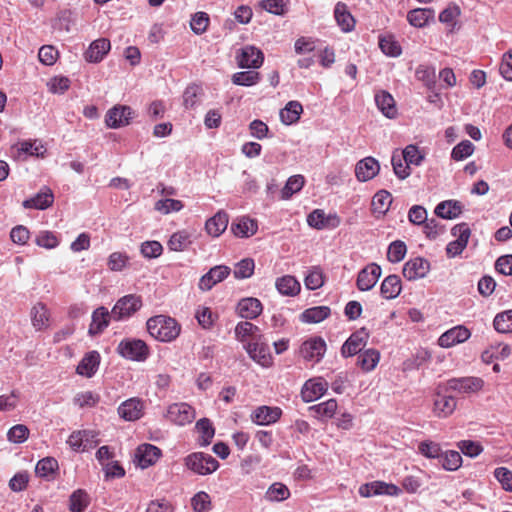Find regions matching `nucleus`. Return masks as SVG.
Here are the masks:
<instances>
[{
    "instance_id": "nucleus-1",
    "label": "nucleus",
    "mask_w": 512,
    "mask_h": 512,
    "mask_svg": "<svg viewBox=\"0 0 512 512\" xmlns=\"http://www.w3.org/2000/svg\"><path fill=\"white\" fill-rule=\"evenodd\" d=\"M148 333L160 342H172L181 332V325L176 319L167 315H156L147 320Z\"/></svg>"
},
{
    "instance_id": "nucleus-2",
    "label": "nucleus",
    "mask_w": 512,
    "mask_h": 512,
    "mask_svg": "<svg viewBox=\"0 0 512 512\" xmlns=\"http://www.w3.org/2000/svg\"><path fill=\"white\" fill-rule=\"evenodd\" d=\"M117 352L125 359L142 362L149 356L147 344L140 339H123L117 346Z\"/></svg>"
},
{
    "instance_id": "nucleus-3",
    "label": "nucleus",
    "mask_w": 512,
    "mask_h": 512,
    "mask_svg": "<svg viewBox=\"0 0 512 512\" xmlns=\"http://www.w3.org/2000/svg\"><path fill=\"white\" fill-rule=\"evenodd\" d=\"M188 469L199 475H208L216 471L219 462L210 454L195 452L185 458Z\"/></svg>"
},
{
    "instance_id": "nucleus-4",
    "label": "nucleus",
    "mask_w": 512,
    "mask_h": 512,
    "mask_svg": "<svg viewBox=\"0 0 512 512\" xmlns=\"http://www.w3.org/2000/svg\"><path fill=\"white\" fill-rule=\"evenodd\" d=\"M142 307L141 297L129 294L121 297L112 308V318L121 321L131 317Z\"/></svg>"
},
{
    "instance_id": "nucleus-5",
    "label": "nucleus",
    "mask_w": 512,
    "mask_h": 512,
    "mask_svg": "<svg viewBox=\"0 0 512 512\" xmlns=\"http://www.w3.org/2000/svg\"><path fill=\"white\" fill-rule=\"evenodd\" d=\"M134 117V111L126 105H116L109 109L105 116L107 127L117 129L130 124Z\"/></svg>"
},
{
    "instance_id": "nucleus-6",
    "label": "nucleus",
    "mask_w": 512,
    "mask_h": 512,
    "mask_svg": "<svg viewBox=\"0 0 512 512\" xmlns=\"http://www.w3.org/2000/svg\"><path fill=\"white\" fill-rule=\"evenodd\" d=\"M451 233L456 240L448 243L446 253L449 257H455L467 246L471 231L467 223H460L451 229Z\"/></svg>"
},
{
    "instance_id": "nucleus-7",
    "label": "nucleus",
    "mask_w": 512,
    "mask_h": 512,
    "mask_svg": "<svg viewBox=\"0 0 512 512\" xmlns=\"http://www.w3.org/2000/svg\"><path fill=\"white\" fill-rule=\"evenodd\" d=\"M165 417L172 423L184 426L195 418V410L187 403H173L167 408Z\"/></svg>"
},
{
    "instance_id": "nucleus-8",
    "label": "nucleus",
    "mask_w": 512,
    "mask_h": 512,
    "mask_svg": "<svg viewBox=\"0 0 512 512\" xmlns=\"http://www.w3.org/2000/svg\"><path fill=\"white\" fill-rule=\"evenodd\" d=\"M369 338V332L366 328H361L352 333L341 347V355L344 358L359 354L365 347Z\"/></svg>"
},
{
    "instance_id": "nucleus-9",
    "label": "nucleus",
    "mask_w": 512,
    "mask_h": 512,
    "mask_svg": "<svg viewBox=\"0 0 512 512\" xmlns=\"http://www.w3.org/2000/svg\"><path fill=\"white\" fill-rule=\"evenodd\" d=\"M362 497H372L377 495L397 496L400 493L398 486L383 481H372L362 484L358 490Z\"/></svg>"
},
{
    "instance_id": "nucleus-10",
    "label": "nucleus",
    "mask_w": 512,
    "mask_h": 512,
    "mask_svg": "<svg viewBox=\"0 0 512 512\" xmlns=\"http://www.w3.org/2000/svg\"><path fill=\"white\" fill-rule=\"evenodd\" d=\"M381 267L376 263H370L358 273L356 286L360 291L371 290L381 277Z\"/></svg>"
},
{
    "instance_id": "nucleus-11",
    "label": "nucleus",
    "mask_w": 512,
    "mask_h": 512,
    "mask_svg": "<svg viewBox=\"0 0 512 512\" xmlns=\"http://www.w3.org/2000/svg\"><path fill=\"white\" fill-rule=\"evenodd\" d=\"M230 273V267L226 265H216L200 278L198 287L202 291H209L216 284L225 280Z\"/></svg>"
},
{
    "instance_id": "nucleus-12",
    "label": "nucleus",
    "mask_w": 512,
    "mask_h": 512,
    "mask_svg": "<svg viewBox=\"0 0 512 512\" xmlns=\"http://www.w3.org/2000/svg\"><path fill=\"white\" fill-rule=\"evenodd\" d=\"M326 351V343L321 337H313L305 342L300 347V354L305 360L312 362H319Z\"/></svg>"
},
{
    "instance_id": "nucleus-13",
    "label": "nucleus",
    "mask_w": 512,
    "mask_h": 512,
    "mask_svg": "<svg viewBox=\"0 0 512 512\" xmlns=\"http://www.w3.org/2000/svg\"><path fill=\"white\" fill-rule=\"evenodd\" d=\"M430 271V263L422 257H415L408 260L403 266V276L409 280L424 278Z\"/></svg>"
},
{
    "instance_id": "nucleus-14",
    "label": "nucleus",
    "mask_w": 512,
    "mask_h": 512,
    "mask_svg": "<svg viewBox=\"0 0 512 512\" xmlns=\"http://www.w3.org/2000/svg\"><path fill=\"white\" fill-rule=\"evenodd\" d=\"M237 63L241 68H259L264 60L263 53L254 46L243 47L237 55Z\"/></svg>"
},
{
    "instance_id": "nucleus-15",
    "label": "nucleus",
    "mask_w": 512,
    "mask_h": 512,
    "mask_svg": "<svg viewBox=\"0 0 512 512\" xmlns=\"http://www.w3.org/2000/svg\"><path fill=\"white\" fill-rule=\"evenodd\" d=\"M111 319H113L112 310L109 312L104 306L96 308L91 316L88 334L92 337L102 334L108 327Z\"/></svg>"
},
{
    "instance_id": "nucleus-16",
    "label": "nucleus",
    "mask_w": 512,
    "mask_h": 512,
    "mask_svg": "<svg viewBox=\"0 0 512 512\" xmlns=\"http://www.w3.org/2000/svg\"><path fill=\"white\" fill-rule=\"evenodd\" d=\"M111 49L110 40L99 38L94 40L84 52V59L89 63L101 62Z\"/></svg>"
},
{
    "instance_id": "nucleus-17",
    "label": "nucleus",
    "mask_w": 512,
    "mask_h": 512,
    "mask_svg": "<svg viewBox=\"0 0 512 512\" xmlns=\"http://www.w3.org/2000/svg\"><path fill=\"white\" fill-rule=\"evenodd\" d=\"M380 171L379 162L369 156L358 161L355 167L356 178L361 182H366L373 179Z\"/></svg>"
},
{
    "instance_id": "nucleus-18",
    "label": "nucleus",
    "mask_w": 512,
    "mask_h": 512,
    "mask_svg": "<svg viewBox=\"0 0 512 512\" xmlns=\"http://www.w3.org/2000/svg\"><path fill=\"white\" fill-rule=\"evenodd\" d=\"M144 403L139 398H130L118 407L119 416L126 421H136L143 416Z\"/></svg>"
},
{
    "instance_id": "nucleus-19",
    "label": "nucleus",
    "mask_w": 512,
    "mask_h": 512,
    "mask_svg": "<svg viewBox=\"0 0 512 512\" xmlns=\"http://www.w3.org/2000/svg\"><path fill=\"white\" fill-rule=\"evenodd\" d=\"M470 337V331L464 326H455L444 332L438 339L439 346L450 348L465 342Z\"/></svg>"
},
{
    "instance_id": "nucleus-20",
    "label": "nucleus",
    "mask_w": 512,
    "mask_h": 512,
    "mask_svg": "<svg viewBox=\"0 0 512 512\" xmlns=\"http://www.w3.org/2000/svg\"><path fill=\"white\" fill-rule=\"evenodd\" d=\"M161 450L152 444H142L138 446L135 452V459L138 466L141 468H147L153 465L160 457Z\"/></svg>"
},
{
    "instance_id": "nucleus-21",
    "label": "nucleus",
    "mask_w": 512,
    "mask_h": 512,
    "mask_svg": "<svg viewBox=\"0 0 512 512\" xmlns=\"http://www.w3.org/2000/svg\"><path fill=\"white\" fill-rule=\"evenodd\" d=\"M327 386V382L321 378L306 381L301 390L303 401L309 403L319 399L326 392Z\"/></svg>"
},
{
    "instance_id": "nucleus-22",
    "label": "nucleus",
    "mask_w": 512,
    "mask_h": 512,
    "mask_svg": "<svg viewBox=\"0 0 512 512\" xmlns=\"http://www.w3.org/2000/svg\"><path fill=\"white\" fill-rule=\"evenodd\" d=\"M282 415L279 407L260 406L254 410L251 419L258 425H270L277 422Z\"/></svg>"
},
{
    "instance_id": "nucleus-23",
    "label": "nucleus",
    "mask_w": 512,
    "mask_h": 512,
    "mask_svg": "<svg viewBox=\"0 0 512 512\" xmlns=\"http://www.w3.org/2000/svg\"><path fill=\"white\" fill-rule=\"evenodd\" d=\"M262 310V303L254 297L243 298L237 305L238 314L244 319H255L262 313Z\"/></svg>"
},
{
    "instance_id": "nucleus-24",
    "label": "nucleus",
    "mask_w": 512,
    "mask_h": 512,
    "mask_svg": "<svg viewBox=\"0 0 512 512\" xmlns=\"http://www.w3.org/2000/svg\"><path fill=\"white\" fill-rule=\"evenodd\" d=\"M456 405L454 397L437 393L434 398L433 413L439 418H446L454 412Z\"/></svg>"
},
{
    "instance_id": "nucleus-25",
    "label": "nucleus",
    "mask_w": 512,
    "mask_h": 512,
    "mask_svg": "<svg viewBox=\"0 0 512 512\" xmlns=\"http://www.w3.org/2000/svg\"><path fill=\"white\" fill-rule=\"evenodd\" d=\"M260 338L256 341H252L248 343L246 346L247 353L249 356L259 363L260 365L267 367L271 363V355L269 352V347L259 341Z\"/></svg>"
},
{
    "instance_id": "nucleus-26",
    "label": "nucleus",
    "mask_w": 512,
    "mask_h": 512,
    "mask_svg": "<svg viewBox=\"0 0 512 512\" xmlns=\"http://www.w3.org/2000/svg\"><path fill=\"white\" fill-rule=\"evenodd\" d=\"M447 387L459 393L469 394L480 389V381L476 377L452 378L447 381Z\"/></svg>"
},
{
    "instance_id": "nucleus-27",
    "label": "nucleus",
    "mask_w": 512,
    "mask_h": 512,
    "mask_svg": "<svg viewBox=\"0 0 512 512\" xmlns=\"http://www.w3.org/2000/svg\"><path fill=\"white\" fill-rule=\"evenodd\" d=\"M258 229L257 222L249 217H240L231 224L232 233L239 238H248L253 236Z\"/></svg>"
},
{
    "instance_id": "nucleus-28",
    "label": "nucleus",
    "mask_w": 512,
    "mask_h": 512,
    "mask_svg": "<svg viewBox=\"0 0 512 512\" xmlns=\"http://www.w3.org/2000/svg\"><path fill=\"white\" fill-rule=\"evenodd\" d=\"M229 216L225 211H218L205 223L207 233L212 237H219L227 228Z\"/></svg>"
},
{
    "instance_id": "nucleus-29",
    "label": "nucleus",
    "mask_w": 512,
    "mask_h": 512,
    "mask_svg": "<svg viewBox=\"0 0 512 512\" xmlns=\"http://www.w3.org/2000/svg\"><path fill=\"white\" fill-rule=\"evenodd\" d=\"M334 17L342 31L350 32L354 29L355 20L352 14L349 12L348 7L345 3L338 2L335 5Z\"/></svg>"
},
{
    "instance_id": "nucleus-30",
    "label": "nucleus",
    "mask_w": 512,
    "mask_h": 512,
    "mask_svg": "<svg viewBox=\"0 0 512 512\" xmlns=\"http://www.w3.org/2000/svg\"><path fill=\"white\" fill-rule=\"evenodd\" d=\"M54 196L49 188L41 190L38 194L23 202V206L27 209L44 210L53 204Z\"/></svg>"
},
{
    "instance_id": "nucleus-31",
    "label": "nucleus",
    "mask_w": 512,
    "mask_h": 512,
    "mask_svg": "<svg viewBox=\"0 0 512 512\" xmlns=\"http://www.w3.org/2000/svg\"><path fill=\"white\" fill-rule=\"evenodd\" d=\"M100 355L97 351H92L84 356L77 366V373L82 376L92 377L98 369Z\"/></svg>"
},
{
    "instance_id": "nucleus-32",
    "label": "nucleus",
    "mask_w": 512,
    "mask_h": 512,
    "mask_svg": "<svg viewBox=\"0 0 512 512\" xmlns=\"http://www.w3.org/2000/svg\"><path fill=\"white\" fill-rule=\"evenodd\" d=\"M402 290L401 279L398 275H389L381 283L380 293L385 299L396 298Z\"/></svg>"
},
{
    "instance_id": "nucleus-33",
    "label": "nucleus",
    "mask_w": 512,
    "mask_h": 512,
    "mask_svg": "<svg viewBox=\"0 0 512 512\" xmlns=\"http://www.w3.org/2000/svg\"><path fill=\"white\" fill-rule=\"evenodd\" d=\"M434 212L440 218L454 219L462 213V204L456 200H445L435 207Z\"/></svg>"
},
{
    "instance_id": "nucleus-34",
    "label": "nucleus",
    "mask_w": 512,
    "mask_h": 512,
    "mask_svg": "<svg viewBox=\"0 0 512 512\" xmlns=\"http://www.w3.org/2000/svg\"><path fill=\"white\" fill-rule=\"evenodd\" d=\"M435 17V11L432 8H416L408 12V22L417 28L424 27L430 20Z\"/></svg>"
},
{
    "instance_id": "nucleus-35",
    "label": "nucleus",
    "mask_w": 512,
    "mask_h": 512,
    "mask_svg": "<svg viewBox=\"0 0 512 512\" xmlns=\"http://www.w3.org/2000/svg\"><path fill=\"white\" fill-rule=\"evenodd\" d=\"M375 102L378 109L387 118L392 119L396 116L397 109L395 106V100L391 94L386 91H380L375 95Z\"/></svg>"
},
{
    "instance_id": "nucleus-36",
    "label": "nucleus",
    "mask_w": 512,
    "mask_h": 512,
    "mask_svg": "<svg viewBox=\"0 0 512 512\" xmlns=\"http://www.w3.org/2000/svg\"><path fill=\"white\" fill-rule=\"evenodd\" d=\"M49 317V310L44 303L38 302L32 307L31 320L36 330L46 329L49 326Z\"/></svg>"
},
{
    "instance_id": "nucleus-37",
    "label": "nucleus",
    "mask_w": 512,
    "mask_h": 512,
    "mask_svg": "<svg viewBox=\"0 0 512 512\" xmlns=\"http://www.w3.org/2000/svg\"><path fill=\"white\" fill-rule=\"evenodd\" d=\"M380 361V352L374 348L367 349L358 354L357 365L364 371L374 370Z\"/></svg>"
},
{
    "instance_id": "nucleus-38",
    "label": "nucleus",
    "mask_w": 512,
    "mask_h": 512,
    "mask_svg": "<svg viewBox=\"0 0 512 512\" xmlns=\"http://www.w3.org/2000/svg\"><path fill=\"white\" fill-rule=\"evenodd\" d=\"M275 286L278 292L285 296H295L300 292V283L294 276L285 275L276 280Z\"/></svg>"
},
{
    "instance_id": "nucleus-39",
    "label": "nucleus",
    "mask_w": 512,
    "mask_h": 512,
    "mask_svg": "<svg viewBox=\"0 0 512 512\" xmlns=\"http://www.w3.org/2000/svg\"><path fill=\"white\" fill-rule=\"evenodd\" d=\"M331 314V309L328 306H315L304 310L300 319L304 323H319Z\"/></svg>"
},
{
    "instance_id": "nucleus-40",
    "label": "nucleus",
    "mask_w": 512,
    "mask_h": 512,
    "mask_svg": "<svg viewBox=\"0 0 512 512\" xmlns=\"http://www.w3.org/2000/svg\"><path fill=\"white\" fill-rule=\"evenodd\" d=\"M302 112L303 107L298 101H290L280 111L281 121L286 125L294 124L299 120Z\"/></svg>"
},
{
    "instance_id": "nucleus-41",
    "label": "nucleus",
    "mask_w": 512,
    "mask_h": 512,
    "mask_svg": "<svg viewBox=\"0 0 512 512\" xmlns=\"http://www.w3.org/2000/svg\"><path fill=\"white\" fill-rule=\"evenodd\" d=\"M57 470L58 462L53 457H46L39 460L35 467L36 475L47 480L53 479Z\"/></svg>"
},
{
    "instance_id": "nucleus-42",
    "label": "nucleus",
    "mask_w": 512,
    "mask_h": 512,
    "mask_svg": "<svg viewBox=\"0 0 512 512\" xmlns=\"http://www.w3.org/2000/svg\"><path fill=\"white\" fill-rule=\"evenodd\" d=\"M91 436L96 437L97 434L94 431L90 430H79L74 431L69 436L67 440V444L73 451H85L91 448V444L84 443L83 437Z\"/></svg>"
},
{
    "instance_id": "nucleus-43",
    "label": "nucleus",
    "mask_w": 512,
    "mask_h": 512,
    "mask_svg": "<svg viewBox=\"0 0 512 512\" xmlns=\"http://www.w3.org/2000/svg\"><path fill=\"white\" fill-rule=\"evenodd\" d=\"M90 503L88 493L83 489L75 490L69 498V510L71 512H84Z\"/></svg>"
},
{
    "instance_id": "nucleus-44",
    "label": "nucleus",
    "mask_w": 512,
    "mask_h": 512,
    "mask_svg": "<svg viewBox=\"0 0 512 512\" xmlns=\"http://www.w3.org/2000/svg\"><path fill=\"white\" fill-rule=\"evenodd\" d=\"M290 490L286 485L280 482H275L269 486L265 492V499L269 502H281L288 499Z\"/></svg>"
},
{
    "instance_id": "nucleus-45",
    "label": "nucleus",
    "mask_w": 512,
    "mask_h": 512,
    "mask_svg": "<svg viewBox=\"0 0 512 512\" xmlns=\"http://www.w3.org/2000/svg\"><path fill=\"white\" fill-rule=\"evenodd\" d=\"M439 463L443 469L447 471H455L461 466L462 457L461 454L455 450H446L442 452Z\"/></svg>"
},
{
    "instance_id": "nucleus-46",
    "label": "nucleus",
    "mask_w": 512,
    "mask_h": 512,
    "mask_svg": "<svg viewBox=\"0 0 512 512\" xmlns=\"http://www.w3.org/2000/svg\"><path fill=\"white\" fill-rule=\"evenodd\" d=\"M493 327L499 333H512V309L496 314Z\"/></svg>"
},
{
    "instance_id": "nucleus-47",
    "label": "nucleus",
    "mask_w": 512,
    "mask_h": 512,
    "mask_svg": "<svg viewBox=\"0 0 512 512\" xmlns=\"http://www.w3.org/2000/svg\"><path fill=\"white\" fill-rule=\"evenodd\" d=\"M305 180L302 175H294L288 178L281 191L282 199H289L293 194L299 192L304 186Z\"/></svg>"
},
{
    "instance_id": "nucleus-48",
    "label": "nucleus",
    "mask_w": 512,
    "mask_h": 512,
    "mask_svg": "<svg viewBox=\"0 0 512 512\" xmlns=\"http://www.w3.org/2000/svg\"><path fill=\"white\" fill-rule=\"evenodd\" d=\"M191 243L190 235L185 231H180L170 237L168 247L173 251L179 252L186 250Z\"/></svg>"
},
{
    "instance_id": "nucleus-49",
    "label": "nucleus",
    "mask_w": 512,
    "mask_h": 512,
    "mask_svg": "<svg viewBox=\"0 0 512 512\" xmlns=\"http://www.w3.org/2000/svg\"><path fill=\"white\" fill-rule=\"evenodd\" d=\"M337 407V401L335 399H329L328 401L311 406L310 410L314 411L320 418H331L334 416Z\"/></svg>"
},
{
    "instance_id": "nucleus-50",
    "label": "nucleus",
    "mask_w": 512,
    "mask_h": 512,
    "mask_svg": "<svg viewBox=\"0 0 512 512\" xmlns=\"http://www.w3.org/2000/svg\"><path fill=\"white\" fill-rule=\"evenodd\" d=\"M260 80V74L256 71L237 72L232 76V82L239 86H253Z\"/></svg>"
},
{
    "instance_id": "nucleus-51",
    "label": "nucleus",
    "mask_w": 512,
    "mask_h": 512,
    "mask_svg": "<svg viewBox=\"0 0 512 512\" xmlns=\"http://www.w3.org/2000/svg\"><path fill=\"white\" fill-rule=\"evenodd\" d=\"M258 331V326L252 324L251 322H239L235 327V336L241 342H244L248 336H252L253 341H256L258 340L256 338V333Z\"/></svg>"
},
{
    "instance_id": "nucleus-52",
    "label": "nucleus",
    "mask_w": 512,
    "mask_h": 512,
    "mask_svg": "<svg viewBox=\"0 0 512 512\" xmlns=\"http://www.w3.org/2000/svg\"><path fill=\"white\" fill-rule=\"evenodd\" d=\"M254 268V260L251 258H245L236 264L233 275L236 279H247L253 275Z\"/></svg>"
},
{
    "instance_id": "nucleus-53",
    "label": "nucleus",
    "mask_w": 512,
    "mask_h": 512,
    "mask_svg": "<svg viewBox=\"0 0 512 512\" xmlns=\"http://www.w3.org/2000/svg\"><path fill=\"white\" fill-rule=\"evenodd\" d=\"M305 286L309 290H316L324 284V274L319 266H314L310 269L308 275L305 277Z\"/></svg>"
},
{
    "instance_id": "nucleus-54",
    "label": "nucleus",
    "mask_w": 512,
    "mask_h": 512,
    "mask_svg": "<svg viewBox=\"0 0 512 512\" xmlns=\"http://www.w3.org/2000/svg\"><path fill=\"white\" fill-rule=\"evenodd\" d=\"M406 252V244L403 241L396 240L389 245L387 258L392 263H398L404 259Z\"/></svg>"
},
{
    "instance_id": "nucleus-55",
    "label": "nucleus",
    "mask_w": 512,
    "mask_h": 512,
    "mask_svg": "<svg viewBox=\"0 0 512 512\" xmlns=\"http://www.w3.org/2000/svg\"><path fill=\"white\" fill-rule=\"evenodd\" d=\"M400 155L404 159V162L409 165L419 166L424 160V155L419 151V148L413 144L406 146Z\"/></svg>"
},
{
    "instance_id": "nucleus-56",
    "label": "nucleus",
    "mask_w": 512,
    "mask_h": 512,
    "mask_svg": "<svg viewBox=\"0 0 512 512\" xmlns=\"http://www.w3.org/2000/svg\"><path fill=\"white\" fill-rule=\"evenodd\" d=\"M331 217H327L323 210L315 209L307 217L310 227L321 230L328 226Z\"/></svg>"
},
{
    "instance_id": "nucleus-57",
    "label": "nucleus",
    "mask_w": 512,
    "mask_h": 512,
    "mask_svg": "<svg viewBox=\"0 0 512 512\" xmlns=\"http://www.w3.org/2000/svg\"><path fill=\"white\" fill-rule=\"evenodd\" d=\"M379 47L387 56L397 57L401 54V46L391 36L381 37Z\"/></svg>"
},
{
    "instance_id": "nucleus-58",
    "label": "nucleus",
    "mask_w": 512,
    "mask_h": 512,
    "mask_svg": "<svg viewBox=\"0 0 512 512\" xmlns=\"http://www.w3.org/2000/svg\"><path fill=\"white\" fill-rule=\"evenodd\" d=\"M194 512H205L211 509V498L205 491L196 493L191 499Z\"/></svg>"
},
{
    "instance_id": "nucleus-59",
    "label": "nucleus",
    "mask_w": 512,
    "mask_h": 512,
    "mask_svg": "<svg viewBox=\"0 0 512 512\" xmlns=\"http://www.w3.org/2000/svg\"><path fill=\"white\" fill-rule=\"evenodd\" d=\"M402 160H404L401 155L397 152H394L392 157H391V164H392V167H393V171L395 173V175L399 178V179H405L407 178L410 174H411V171H410V165L407 164L406 162L403 163Z\"/></svg>"
},
{
    "instance_id": "nucleus-60",
    "label": "nucleus",
    "mask_w": 512,
    "mask_h": 512,
    "mask_svg": "<svg viewBox=\"0 0 512 512\" xmlns=\"http://www.w3.org/2000/svg\"><path fill=\"white\" fill-rule=\"evenodd\" d=\"M419 452L430 459H440L442 455V449L440 445L433 441H423L418 446Z\"/></svg>"
},
{
    "instance_id": "nucleus-61",
    "label": "nucleus",
    "mask_w": 512,
    "mask_h": 512,
    "mask_svg": "<svg viewBox=\"0 0 512 512\" xmlns=\"http://www.w3.org/2000/svg\"><path fill=\"white\" fill-rule=\"evenodd\" d=\"M183 203L180 200L166 198L158 200L155 203V210L162 214H169L170 212H178L183 208Z\"/></svg>"
},
{
    "instance_id": "nucleus-62",
    "label": "nucleus",
    "mask_w": 512,
    "mask_h": 512,
    "mask_svg": "<svg viewBox=\"0 0 512 512\" xmlns=\"http://www.w3.org/2000/svg\"><path fill=\"white\" fill-rule=\"evenodd\" d=\"M423 226V233L430 240H435L445 231L444 226L435 218L428 219Z\"/></svg>"
},
{
    "instance_id": "nucleus-63",
    "label": "nucleus",
    "mask_w": 512,
    "mask_h": 512,
    "mask_svg": "<svg viewBox=\"0 0 512 512\" xmlns=\"http://www.w3.org/2000/svg\"><path fill=\"white\" fill-rule=\"evenodd\" d=\"M209 16L205 12H197L191 19L190 26L192 31L197 34H203L208 27Z\"/></svg>"
},
{
    "instance_id": "nucleus-64",
    "label": "nucleus",
    "mask_w": 512,
    "mask_h": 512,
    "mask_svg": "<svg viewBox=\"0 0 512 512\" xmlns=\"http://www.w3.org/2000/svg\"><path fill=\"white\" fill-rule=\"evenodd\" d=\"M35 243L45 249H53L59 245V239L53 232L42 231L36 236Z\"/></svg>"
}]
</instances>
